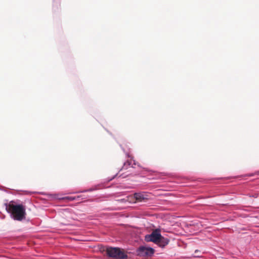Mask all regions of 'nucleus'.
Wrapping results in <instances>:
<instances>
[{
  "label": "nucleus",
  "mask_w": 259,
  "mask_h": 259,
  "mask_svg": "<svg viewBox=\"0 0 259 259\" xmlns=\"http://www.w3.org/2000/svg\"><path fill=\"white\" fill-rule=\"evenodd\" d=\"M106 251L109 256L114 259H124L127 257V255L118 247H108Z\"/></svg>",
  "instance_id": "obj_1"
},
{
  "label": "nucleus",
  "mask_w": 259,
  "mask_h": 259,
  "mask_svg": "<svg viewBox=\"0 0 259 259\" xmlns=\"http://www.w3.org/2000/svg\"><path fill=\"white\" fill-rule=\"evenodd\" d=\"M6 209L11 217L16 220V203L14 201H10L9 203H6Z\"/></svg>",
  "instance_id": "obj_3"
},
{
  "label": "nucleus",
  "mask_w": 259,
  "mask_h": 259,
  "mask_svg": "<svg viewBox=\"0 0 259 259\" xmlns=\"http://www.w3.org/2000/svg\"><path fill=\"white\" fill-rule=\"evenodd\" d=\"M154 252V249L151 247L141 246L137 250V254L141 256H151Z\"/></svg>",
  "instance_id": "obj_4"
},
{
  "label": "nucleus",
  "mask_w": 259,
  "mask_h": 259,
  "mask_svg": "<svg viewBox=\"0 0 259 259\" xmlns=\"http://www.w3.org/2000/svg\"><path fill=\"white\" fill-rule=\"evenodd\" d=\"M134 198L137 201L139 202H142L148 199L147 195H146L145 193H135Z\"/></svg>",
  "instance_id": "obj_6"
},
{
  "label": "nucleus",
  "mask_w": 259,
  "mask_h": 259,
  "mask_svg": "<svg viewBox=\"0 0 259 259\" xmlns=\"http://www.w3.org/2000/svg\"><path fill=\"white\" fill-rule=\"evenodd\" d=\"M134 165H136V163L135 162L134 160H132V159L130 160V161L128 160L124 163L123 165L121 168L120 170L127 169L128 168H132L134 167Z\"/></svg>",
  "instance_id": "obj_7"
},
{
  "label": "nucleus",
  "mask_w": 259,
  "mask_h": 259,
  "mask_svg": "<svg viewBox=\"0 0 259 259\" xmlns=\"http://www.w3.org/2000/svg\"><path fill=\"white\" fill-rule=\"evenodd\" d=\"M169 242V240L167 238H164L161 235L159 237L156 244L161 247H164Z\"/></svg>",
  "instance_id": "obj_8"
},
{
  "label": "nucleus",
  "mask_w": 259,
  "mask_h": 259,
  "mask_svg": "<svg viewBox=\"0 0 259 259\" xmlns=\"http://www.w3.org/2000/svg\"><path fill=\"white\" fill-rule=\"evenodd\" d=\"M128 175V174L126 175H125V176H123V174H121L119 177H121V176H122L123 178H125V177H126Z\"/></svg>",
  "instance_id": "obj_11"
},
{
  "label": "nucleus",
  "mask_w": 259,
  "mask_h": 259,
  "mask_svg": "<svg viewBox=\"0 0 259 259\" xmlns=\"http://www.w3.org/2000/svg\"><path fill=\"white\" fill-rule=\"evenodd\" d=\"M80 197V196H78L77 197L67 196V197H62V198L58 197L57 198L59 199H66V200H68L69 201H73L74 200L78 199Z\"/></svg>",
  "instance_id": "obj_9"
},
{
  "label": "nucleus",
  "mask_w": 259,
  "mask_h": 259,
  "mask_svg": "<svg viewBox=\"0 0 259 259\" xmlns=\"http://www.w3.org/2000/svg\"><path fill=\"white\" fill-rule=\"evenodd\" d=\"M92 191H93V189H88V190H84L83 191H81L80 192H85Z\"/></svg>",
  "instance_id": "obj_10"
},
{
  "label": "nucleus",
  "mask_w": 259,
  "mask_h": 259,
  "mask_svg": "<svg viewBox=\"0 0 259 259\" xmlns=\"http://www.w3.org/2000/svg\"><path fill=\"white\" fill-rule=\"evenodd\" d=\"M160 237L161 234L159 230L156 229L151 234L146 235L145 236V240L148 242H153L156 244Z\"/></svg>",
  "instance_id": "obj_5"
},
{
  "label": "nucleus",
  "mask_w": 259,
  "mask_h": 259,
  "mask_svg": "<svg viewBox=\"0 0 259 259\" xmlns=\"http://www.w3.org/2000/svg\"><path fill=\"white\" fill-rule=\"evenodd\" d=\"M17 221H29V219H26V213L25 206L22 204H17Z\"/></svg>",
  "instance_id": "obj_2"
}]
</instances>
